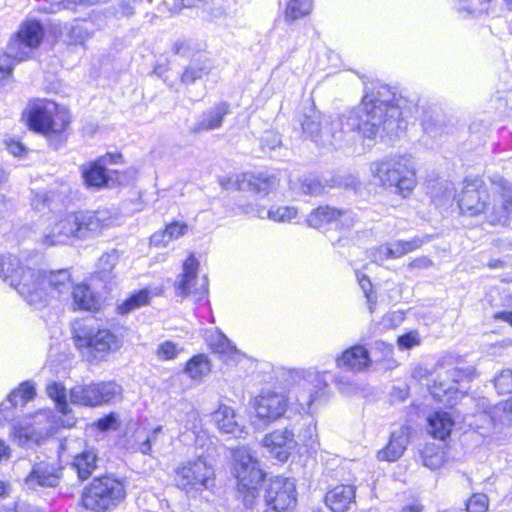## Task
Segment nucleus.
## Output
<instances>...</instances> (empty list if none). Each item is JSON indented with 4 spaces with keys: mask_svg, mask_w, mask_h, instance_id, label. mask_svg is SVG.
Wrapping results in <instances>:
<instances>
[{
    "mask_svg": "<svg viewBox=\"0 0 512 512\" xmlns=\"http://www.w3.org/2000/svg\"><path fill=\"white\" fill-rule=\"evenodd\" d=\"M395 100V94L386 85H380L376 93L366 92L360 106L343 113L331 123L333 145L346 136L352 140L361 134L373 139L381 132L396 134L403 129V113L398 102L394 104Z\"/></svg>",
    "mask_w": 512,
    "mask_h": 512,
    "instance_id": "obj_1",
    "label": "nucleus"
},
{
    "mask_svg": "<svg viewBox=\"0 0 512 512\" xmlns=\"http://www.w3.org/2000/svg\"><path fill=\"white\" fill-rule=\"evenodd\" d=\"M372 175L386 188H395L402 196L410 194L416 186V170L408 155L393 156L371 165Z\"/></svg>",
    "mask_w": 512,
    "mask_h": 512,
    "instance_id": "obj_2",
    "label": "nucleus"
},
{
    "mask_svg": "<svg viewBox=\"0 0 512 512\" xmlns=\"http://www.w3.org/2000/svg\"><path fill=\"white\" fill-rule=\"evenodd\" d=\"M0 278L14 287L27 303H39L45 298L40 274L34 269L20 266L12 255H0Z\"/></svg>",
    "mask_w": 512,
    "mask_h": 512,
    "instance_id": "obj_3",
    "label": "nucleus"
},
{
    "mask_svg": "<svg viewBox=\"0 0 512 512\" xmlns=\"http://www.w3.org/2000/svg\"><path fill=\"white\" fill-rule=\"evenodd\" d=\"M233 471L238 480V492L246 508H252L259 496V487L264 479L260 464L251 450L245 446L232 450Z\"/></svg>",
    "mask_w": 512,
    "mask_h": 512,
    "instance_id": "obj_4",
    "label": "nucleus"
},
{
    "mask_svg": "<svg viewBox=\"0 0 512 512\" xmlns=\"http://www.w3.org/2000/svg\"><path fill=\"white\" fill-rule=\"evenodd\" d=\"M126 498L122 481L104 476L94 478L82 495L83 506L92 512H111Z\"/></svg>",
    "mask_w": 512,
    "mask_h": 512,
    "instance_id": "obj_5",
    "label": "nucleus"
},
{
    "mask_svg": "<svg viewBox=\"0 0 512 512\" xmlns=\"http://www.w3.org/2000/svg\"><path fill=\"white\" fill-rule=\"evenodd\" d=\"M27 117L29 127L43 134L61 133L70 122L68 111L47 99L31 103L27 110Z\"/></svg>",
    "mask_w": 512,
    "mask_h": 512,
    "instance_id": "obj_6",
    "label": "nucleus"
},
{
    "mask_svg": "<svg viewBox=\"0 0 512 512\" xmlns=\"http://www.w3.org/2000/svg\"><path fill=\"white\" fill-rule=\"evenodd\" d=\"M74 342L83 353L99 359L119 350L123 345L122 338L110 329H94L85 325L74 329Z\"/></svg>",
    "mask_w": 512,
    "mask_h": 512,
    "instance_id": "obj_7",
    "label": "nucleus"
},
{
    "mask_svg": "<svg viewBox=\"0 0 512 512\" xmlns=\"http://www.w3.org/2000/svg\"><path fill=\"white\" fill-rule=\"evenodd\" d=\"M214 475L211 463L200 456L182 463L176 469L175 482L178 488L187 493H196L209 489L213 484Z\"/></svg>",
    "mask_w": 512,
    "mask_h": 512,
    "instance_id": "obj_8",
    "label": "nucleus"
},
{
    "mask_svg": "<svg viewBox=\"0 0 512 512\" xmlns=\"http://www.w3.org/2000/svg\"><path fill=\"white\" fill-rule=\"evenodd\" d=\"M484 217L492 226H512V187L507 180L499 178L494 182Z\"/></svg>",
    "mask_w": 512,
    "mask_h": 512,
    "instance_id": "obj_9",
    "label": "nucleus"
},
{
    "mask_svg": "<svg viewBox=\"0 0 512 512\" xmlns=\"http://www.w3.org/2000/svg\"><path fill=\"white\" fill-rule=\"evenodd\" d=\"M58 453L61 459H72L71 466L80 480L88 479L97 467L95 450L87 447L82 438H64L59 442Z\"/></svg>",
    "mask_w": 512,
    "mask_h": 512,
    "instance_id": "obj_10",
    "label": "nucleus"
},
{
    "mask_svg": "<svg viewBox=\"0 0 512 512\" xmlns=\"http://www.w3.org/2000/svg\"><path fill=\"white\" fill-rule=\"evenodd\" d=\"M122 160L123 156L119 153H107L93 162L83 164L81 173L85 185L100 189L119 183L118 170H109L107 166L121 163Z\"/></svg>",
    "mask_w": 512,
    "mask_h": 512,
    "instance_id": "obj_11",
    "label": "nucleus"
},
{
    "mask_svg": "<svg viewBox=\"0 0 512 512\" xmlns=\"http://www.w3.org/2000/svg\"><path fill=\"white\" fill-rule=\"evenodd\" d=\"M44 37V29L36 20H26L21 23L14 38L8 44V51L12 52L15 59L25 61L38 48Z\"/></svg>",
    "mask_w": 512,
    "mask_h": 512,
    "instance_id": "obj_12",
    "label": "nucleus"
},
{
    "mask_svg": "<svg viewBox=\"0 0 512 512\" xmlns=\"http://www.w3.org/2000/svg\"><path fill=\"white\" fill-rule=\"evenodd\" d=\"M265 503L266 508L262 512H293L297 503L294 480L284 477L271 480Z\"/></svg>",
    "mask_w": 512,
    "mask_h": 512,
    "instance_id": "obj_13",
    "label": "nucleus"
},
{
    "mask_svg": "<svg viewBox=\"0 0 512 512\" xmlns=\"http://www.w3.org/2000/svg\"><path fill=\"white\" fill-rule=\"evenodd\" d=\"M199 262L191 254L183 263V272L175 281L177 294L183 297L191 296L196 301L203 299L208 292V279L204 275L199 277L197 274Z\"/></svg>",
    "mask_w": 512,
    "mask_h": 512,
    "instance_id": "obj_14",
    "label": "nucleus"
},
{
    "mask_svg": "<svg viewBox=\"0 0 512 512\" xmlns=\"http://www.w3.org/2000/svg\"><path fill=\"white\" fill-rule=\"evenodd\" d=\"M489 196L481 179H465L458 199L459 208L462 213L470 216L484 215Z\"/></svg>",
    "mask_w": 512,
    "mask_h": 512,
    "instance_id": "obj_15",
    "label": "nucleus"
},
{
    "mask_svg": "<svg viewBox=\"0 0 512 512\" xmlns=\"http://www.w3.org/2000/svg\"><path fill=\"white\" fill-rule=\"evenodd\" d=\"M436 378L432 384H428V388L433 397L439 401H444L443 397L454 389V385L469 379L472 375L470 368H457L445 366L439 362L435 368Z\"/></svg>",
    "mask_w": 512,
    "mask_h": 512,
    "instance_id": "obj_16",
    "label": "nucleus"
},
{
    "mask_svg": "<svg viewBox=\"0 0 512 512\" xmlns=\"http://www.w3.org/2000/svg\"><path fill=\"white\" fill-rule=\"evenodd\" d=\"M306 221L309 226L314 228L333 225L335 229L347 231L354 226L356 218L351 210L320 206L310 213Z\"/></svg>",
    "mask_w": 512,
    "mask_h": 512,
    "instance_id": "obj_17",
    "label": "nucleus"
},
{
    "mask_svg": "<svg viewBox=\"0 0 512 512\" xmlns=\"http://www.w3.org/2000/svg\"><path fill=\"white\" fill-rule=\"evenodd\" d=\"M288 407V399L285 394L275 391L262 392L255 401L257 417L272 421L284 415Z\"/></svg>",
    "mask_w": 512,
    "mask_h": 512,
    "instance_id": "obj_18",
    "label": "nucleus"
},
{
    "mask_svg": "<svg viewBox=\"0 0 512 512\" xmlns=\"http://www.w3.org/2000/svg\"><path fill=\"white\" fill-rule=\"evenodd\" d=\"M80 239V226L77 213L62 217L44 234L43 244L47 246L65 244L70 238Z\"/></svg>",
    "mask_w": 512,
    "mask_h": 512,
    "instance_id": "obj_19",
    "label": "nucleus"
},
{
    "mask_svg": "<svg viewBox=\"0 0 512 512\" xmlns=\"http://www.w3.org/2000/svg\"><path fill=\"white\" fill-rule=\"evenodd\" d=\"M77 215L80 226V239L96 236L114 222L111 212L107 209L81 211L77 212Z\"/></svg>",
    "mask_w": 512,
    "mask_h": 512,
    "instance_id": "obj_20",
    "label": "nucleus"
},
{
    "mask_svg": "<svg viewBox=\"0 0 512 512\" xmlns=\"http://www.w3.org/2000/svg\"><path fill=\"white\" fill-rule=\"evenodd\" d=\"M220 78L219 71L214 62L206 57H199L192 60L183 70L180 76V82L184 86H191L197 80L217 82Z\"/></svg>",
    "mask_w": 512,
    "mask_h": 512,
    "instance_id": "obj_21",
    "label": "nucleus"
},
{
    "mask_svg": "<svg viewBox=\"0 0 512 512\" xmlns=\"http://www.w3.org/2000/svg\"><path fill=\"white\" fill-rule=\"evenodd\" d=\"M34 271L40 274V281L43 283L41 284V286H43L45 291V298L43 299V301L39 303H29L31 306H34L36 308L44 306L46 304L48 297V287H50L52 291H55L59 295H62L68 293L73 286L71 281V275L69 271L66 269L50 272L40 270Z\"/></svg>",
    "mask_w": 512,
    "mask_h": 512,
    "instance_id": "obj_22",
    "label": "nucleus"
},
{
    "mask_svg": "<svg viewBox=\"0 0 512 512\" xmlns=\"http://www.w3.org/2000/svg\"><path fill=\"white\" fill-rule=\"evenodd\" d=\"M262 443L282 462L288 459L290 451L296 444L294 433L288 428L278 429L265 435Z\"/></svg>",
    "mask_w": 512,
    "mask_h": 512,
    "instance_id": "obj_23",
    "label": "nucleus"
},
{
    "mask_svg": "<svg viewBox=\"0 0 512 512\" xmlns=\"http://www.w3.org/2000/svg\"><path fill=\"white\" fill-rule=\"evenodd\" d=\"M61 468L48 462H40L33 466L31 472L25 479L29 488L56 487L61 479Z\"/></svg>",
    "mask_w": 512,
    "mask_h": 512,
    "instance_id": "obj_24",
    "label": "nucleus"
},
{
    "mask_svg": "<svg viewBox=\"0 0 512 512\" xmlns=\"http://www.w3.org/2000/svg\"><path fill=\"white\" fill-rule=\"evenodd\" d=\"M303 133L318 145H333L331 132L322 127V115L315 109H310L303 115L301 121Z\"/></svg>",
    "mask_w": 512,
    "mask_h": 512,
    "instance_id": "obj_25",
    "label": "nucleus"
},
{
    "mask_svg": "<svg viewBox=\"0 0 512 512\" xmlns=\"http://www.w3.org/2000/svg\"><path fill=\"white\" fill-rule=\"evenodd\" d=\"M337 366L351 372H361L370 366L368 350L363 345H355L346 349L336 359Z\"/></svg>",
    "mask_w": 512,
    "mask_h": 512,
    "instance_id": "obj_26",
    "label": "nucleus"
},
{
    "mask_svg": "<svg viewBox=\"0 0 512 512\" xmlns=\"http://www.w3.org/2000/svg\"><path fill=\"white\" fill-rule=\"evenodd\" d=\"M231 184L238 190L267 194L275 186L276 178L266 174L244 173L237 175Z\"/></svg>",
    "mask_w": 512,
    "mask_h": 512,
    "instance_id": "obj_27",
    "label": "nucleus"
},
{
    "mask_svg": "<svg viewBox=\"0 0 512 512\" xmlns=\"http://www.w3.org/2000/svg\"><path fill=\"white\" fill-rule=\"evenodd\" d=\"M355 502L353 485H338L325 495V503L333 512H346Z\"/></svg>",
    "mask_w": 512,
    "mask_h": 512,
    "instance_id": "obj_28",
    "label": "nucleus"
},
{
    "mask_svg": "<svg viewBox=\"0 0 512 512\" xmlns=\"http://www.w3.org/2000/svg\"><path fill=\"white\" fill-rule=\"evenodd\" d=\"M408 442V428L400 427L391 433L389 443L378 452V459L388 462L398 460L406 450Z\"/></svg>",
    "mask_w": 512,
    "mask_h": 512,
    "instance_id": "obj_29",
    "label": "nucleus"
},
{
    "mask_svg": "<svg viewBox=\"0 0 512 512\" xmlns=\"http://www.w3.org/2000/svg\"><path fill=\"white\" fill-rule=\"evenodd\" d=\"M229 112L227 103H220L204 112L197 123L192 127L194 133L211 131L222 126L224 117Z\"/></svg>",
    "mask_w": 512,
    "mask_h": 512,
    "instance_id": "obj_30",
    "label": "nucleus"
},
{
    "mask_svg": "<svg viewBox=\"0 0 512 512\" xmlns=\"http://www.w3.org/2000/svg\"><path fill=\"white\" fill-rule=\"evenodd\" d=\"M454 426V420L448 412L436 411L428 417V431L435 438L444 440Z\"/></svg>",
    "mask_w": 512,
    "mask_h": 512,
    "instance_id": "obj_31",
    "label": "nucleus"
},
{
    "mask_svg": "<svg viewBox=\"0 0 512 512\" xmlns=\"http://www.w3.org/2000/svg\"><path fill=\"white\" fill-rule=\"evenodd\" d=\"M68 43L72 45H84L92 37L96 27L91 20H75L66 28Z\"/></svg>",
    "mask_w": 512,
    "mask_h": 512,
    "instance_id": "obj_32",
    "label": "nucleus"
},
{
    "mask_svg": "<svg viewBox=\"0 0 512 512\" xmlns=\"http://www.w3.org/2000/svg\"><path fill=\"white\" fill-rule=\"evenodd\" d=\"M122 253L117 249H112L101 255L98 260L95 275L102 281H111L115 278L114 269L118 264Z\"/></svg>",
    "mask_w": 512,
    "mask_h": 512,
    "instance_id": "obj_33",
    "label": "nucleus"
},
{
    "mask_svg": "<svg viewBox=\"0 0 512 512\" xmlns=\"http://www.w3.org/2000/svg\"><path fill=\"white\" fill-rule=\"evenodd\" d=\"M213 420L223 433L234 434L242 431L234 410L227 405L219 406L213 414Z\"/></svg>",
    "mask_w": 512,
    "mask_h": 512,
    "instance_id": "obj_34",
    "label": "nucleus"
},
{
    "mask_svg": "<svg viewBox=\"0 0 512 512\" xmlns=\"http://www.w3.org/2000/svg\"><path fill=\"white\" fill-rule=\"evenodd\" d=\"M13 440L19 446H31L40 444L46 437L47 433L43 430H38L34 426H14L11 432Z\"/></svg>",
    "mask_w": 512,
    "mask_h": 512,
    "instance_id": "obj_35",
    "label": "nucleus"
},
{
    "mask_svg": "<svg viewBox=\"0 0 512 512\" xmlns=\"http://www.w3.org/2000/svg\"><path fill=\"white\" fill-rule=\"evenodd\" d=\"M210 346L214 353L219 354L221 359L228 364L236 363L241 358L240 352L222 333H218L215 336V338L210 342Z\"/></svg>",
    "mask_w": 512,
    "mask_h": 512,
    "instance_id": "obj_36",
    "label": "nucleus"
},
{
    "mask_svg": "<svg viewBox=\"0 0 512 512\" xmlns=\"http://www.w3.org/2000/svg\"><path fill=\"white\" fill-rule=\"evenodd\" d=\"M97 383L78 385L70 391V401L84 406H99Z\"/></svg>",
    "mask_w": 512,
    "mask_h": 512,
    "instance_id": "obj_37",
    "label": "nucleus"
},
{
    "mask_svg": "<svg viewBox=\"0 0 512 512\" xmlns=\"http://www.w3.org/2000/svg\"><path fill=\"white\" fill-rule=\"evenodd\" d=\"M72 298L74 306L82 310L94 311L100 305L98 297L85 284L73 288Z\"/></svg>",
    "mask_w": 512,
    "mask_h": 512,
    "instance_id": "obj_38",
    "label": "nucleus"
},
{
    "mask_svg": "<svg viewBox=\"0 0 512 512\" xmlns=\"http://www.w3.org/2000/svg\"><path fill=\"white\" fill-rule=\"evenodd\" d=\"M187 231V225L174 222L166 226L163 232L154 233L151 236V243L154 245L166 246L171 240L178 239Z\"/></svg>",
    "mask_w": 512,
    "mask_h": 512,
    "instance_id": "obj_39",
    "label": "nucleus"
},
{
    "mask_svg": "<svg viewBox=\"0 0 512 512\" xmlns=\"http://www.w3.org/2000/svg\"><path fill=\"white\" fill-rule=\"evenodd\" d=\"M211 371V364L207 356L199 354L191 358L185 368L186 374L192 379L198 380L207 376Z\"/></svg>",
    "mask_w": 512,
    "mask_h": 512,
    "instance_id": "obj_40",
    "label": "nucleus"
},
{
    "mask_svg": "<svg viewBox=\"0 0 512 512\" xmlns=\"http://www.w3.org/2000/svg\"><path fill=\"white\" fill-rule=\"evenodd\" d=\"M423 465L431 470L440 468L446 461L445 453L435 444H427L421 451Z\"/></svg>",
    "mask_w": 512,
    "mask_h": 512,
    "instance_id": "obj_41",
    "label": "nucleus"
},
{
    "mask_svg": "<svg viewBox=\"0 0 512 512\" xmlns=\"http://www.w3.org/2000/svg\"><path fill=\"white\" fill-rule=\"evenodd\" d=\"M162 431V426H157L153 429L150 436H144L141 431H137L134 434V440L129 443L127 449L131 452H140L144 455L150 454L151 443L155 441L156 437Z\"/></svg>",
    "mask_w": 512,
    "mask_h": 512,
    "instance_id": "obj_42",
    "label": "nucleus"
},
{
    "mask_svg": "<svg viewBox=\"0 0 512 512\" xmlns=\"http://www.w3.org/2000/svg\"><path fill=\"white\" fill-rule=\"evenodd\" d=\"M99 405L120 399L122 388L114 381L97 383Z\"/></svg>",
    "mask_w": 512,
    "mask_h": 512,
    "instance_id": "obj_43",
    "label": "nucleus"
},
{
    "mask_svg": "<svg viewBox=\"0 0 512 512\" xmlns=\"http://www.w3.org/2000/svg\"><path fill=\"white\" fill-rule=\"evenodd\" d=\"M312 10V0H291L285 10V19L295 21L306 15Z\"/></svg>",
    "mask_w": 512,
    "mask_h": 512,
    "instance_id": "obj_44",
    "label": "nucleus"
},
{
    "mask_svg": "<svg viewBox=\"0 0 512 512\" xmlns=\"http://www.w3.org/2000/svg\"><path fill=\"white\" fill-rule=\"evenodd\" d=\"M422 240L414 238L410 241L398 240L391 243H387L388 251L390 252V258H400L405 254L412 252L422 245Z\"/></svg>",
    "mask_w": 512,
    "mask_h": 512,
    "instance_id": "obj_45",
    "label": "nucleus"
},
{
    "mask_svg": "<svg viewBox=\"0 0 512 512\" xmlns=\"http://www.w3.org/2000/svg\"><path fill=\"white\" fill-rule=\"evenodd\" d=\"M46 391L48 396L55 402L58 411L67 414L69 412V405L65 387L60 383L53 382L47 386Z\"/></svg>",
    "mask_w": 512,
    "mask_h": 512,
    "instance_id": "obj_46",
    "label": "nucleus"
},
{
    "mask_svg": "<svg viewBox=\"0 0 512 512\" xmlns=\"http://www.w3.org/2000/svg\"><path fill=\"white\" fill-rule=\"evenodd\" d=\"M149 299V291L146 289L140 290L137 293L131 295L122 304H120L118 306V311L120 314H128L131 311L148 304Z\"/></svg>",
    "mask_w": 512,
    "mask_h": 512,
    "instance_id": "obj_47",
    "label": "nucleus"
},
{
    "mask_svg": "<svg viewBox=\"0 0 512 512\" xmlns=\"http://www.w3.org/2000/svg\"><path fill=\"white\" fill-rule=\"evenodd\" d=\"M35 396V388L29 382H24L20 385L18 390L10 393L8 402L12 407H17L19 404L23 405Z\"/></svg>",
    "mask_w": 512,
    "mask_h": 512,
    "instance_id": "obj_48",
    "label": "nucleus"
},
{
    "mask_svg": "<svg viewBox=\"0 0 512 512\" xmlns=\"http://www.w3.org/2000/svg\"><path fill=\"white\" fill-rule=\"evenodd\" d=\"M54 204V194L47 192H36L31 199L32 208L44 214L46 211L51 210Z\"/></svg>",
    "mask_w": 512,
    "mask_h": 512,
    "instance_id": "obj_49",
    "label": "nucleus"
},
{
    "mask_svg": "<svg viewBox=\"0 0 512 512\" xmlns=\"http://www.w3.org/2000/svg\"><path fill=\"white\" fill-rule=\"evenodd\" d=\"M297 209L289 206H272L266 216L275 222H286L295 218Z\"/></svg>",
    "mask_w": 512,
    "mask_h": 512,
    "instance_id": "obj_50",
    "label": "nucleus"
},
{
    "mask_svg": "<svg viewBox=\"0 0 512 512\" xmlns=\"http://www.w3.org/2000/svg\"><path fill=\"white\" fill-rule=\"evenodd\" d=\"M494 386L498 394L512 392V370L503 369L494 378Z\"/></svg>",
    "mask_w": 512,
    "mask_h": 512,
    "instance_id": "obj_51",
    "label": "nucleus"
},
{
    "mask_svg": "<svg viewBox=\"0 0 512 512\" xmlns=\"http://www.w3.org/2000/svg\"><path fill=\"white\" fill-rule=\"evenodd\" d=\"M171 51L179 57L189 58L194 55L196 46L192 40L182 38L172 44Z\"/></svg>",
    "mask_w": 512,
    "mask_h": 512,
    "instance_id": "obj_52",
    "label": "nucleus"
},
{
    "mask_svg": "<svg viewBox=\"0 0 512 512\" xmlns=\"http://www.w3.org/2000/svg\"><path fill=\"white\" fill-rule=\"evenodd\" d=\"M489 506V499L485 494H474L466 503L467 512H486Z\"/></svg>",
    "mask_w": 512,
    "mask_h": 512,
    "instance_id": "obj_53",
    "label": "nucleus"
},
{
    "mask_svg": "<svg viewBox=\"0 0 512 512\" xmlns=\"http://www.w3.org/2000/svg\"><path fill=\"white\" fill-rule=\"evenodd\" d=\"M180 349L171 341H165L158 346L157 357L160 360H171L176 358Z\"/></svg>",
    "mask_w": 512,
    "mask_h": 512,
    "instance_id": "obj_54",
    "label": "nucleus"
},
{
    "mask_svg": "<svg viewBox=\"0 0 512 512\" xmlns=\"http://www.w3.org/2000/svg\"><path fill=\"white\" fill-rule=\"evenodd\" d=\"M301 190L307 195H320L325 191V185L316 178H306L301 185Z\"/></svg>",
    "mask_w": 512,
    "mask_h": 512,
    "instance_id": "obj_55",
    "label": "nucleus"
},
{
    "mask_svg": "<svg viewBox=\"0 0 512 512\" xmlns=\"http://www.w3.org/2000/svg\"><path fill=\"white\" fill-rule=\"evenodd\" d=\"M14 62L19 61L15 59L11 51L7 50L4 54L0 55V78H5L11 74Z\"/></svg>",
    "mask_w": 512,
    "mask_h": 512,
    "instance_id": "obj_56",
    "label": "nucleus"
},
{
    "mask_svg": "<svg viewBox=\"0 0 512 512\" xmlns=\"http://www.w3.org/2000/svg\"><path fill=\"white\" fill-rule=\"evenodd\" d=\"M398 345L401 349H411L420 344L418 332L412 331L398 337Z\"/></svg>",
    "mask_w": 512,
    "mask_h": 512,
    "instance_id": "obj_57",
    "label": "nucleus"
},
{
    "mask_svg": "<svg viewBox=\"0 0 512 512\" xmlns=\"http://www.w3.org/2000/svg\"><path fill=\"white\" fill-rule=\"evenodd\" d=\"M309 391L306 393H302L299 397H297V401L299 402V405L301 406V411L304 413H309L310 408L314 400L318 397V391H314L311 389H308Z\"/></svg>",
    "mask_w": 512,
    "mask_h": 512,
    "instance_id": "obj_58",
    "label": "nucleus"
},
{
    "mask_svg": "<svg viewBox=\"0 0 512 512\" xmlns=\"http://www.w3.org/2000/svg\"><path fill=\"white\" fill-rule=\"evenodd\" d=\"M301 373H302V377H303V383H302L303 388H308L309 384L313 383V382H317L318 389H321L322 386L326 385L322 375L316 371L308 370V371H303Z\"/></svg>",
    "mask_w": 512,
    "mask_h": 512,
    "instance_id": "obj_59",
    "label": "nucleus"
},
{
    "mask_svg": "<svg viewBox=\"0 0 512 512\" xmlns=\"http://www.w3.org/2000/svg\"><path fill=\"white\" fill-rule=\"evenodd\" d=\"M281 138L280 136L271 131H266L261 139V145L263 149H269L274 150L275 148L279 147L281 145Z\"/></svg>",
    "mask_w": 512,
    "mask_h": 512,
    "instance_id": "obj_60",
    "label": "nucleus"
},
{
    "mask_svg": "<svg viewBox=\"0 0 512 512\" xmlns=\"http://www.w3.org/2000/svg\"><path fill=\"white\" fill-rule=\"evenodd\" d=\"M97 427L101 431H107L110 429H116L117 427V416L111 413L97 421Z\"/></svg>",
    "mask_w": 512,
    "mask_h": 512,
    "instance_id": "obj_61",
    "label": "nucleus"
},
{
    "mask_svg": "<svg viewBox=\"0 0 512 512\" xmlns=\"http://www.w3.org/2000/svg\"><path fill=\"white\" fill-rule=\"evenodd\" d=\"M387 259H391L387 244L377 247L372 252V260L376 263H381Z\"/></svg>",
    "mask_w": 512,
    "mask_h": 512,
    "instance_id": "obj_62",
    "label": "nucleus"
},
{
    "mask_svg": "<svg viewBox=\"0 0 512 512\" xmlns=\"http://www.w3.org/2000/svg\"><path fill=\"white\" fill-rule=\"evenodd\" d=\"M356 278H357V281L361 287V289L363 290V293L365 296H368L369 294L372 293V283L370 281V278L364 274V273H361L359 271L356 272Z\"/></svg>",
    "mask_w": 512,
    "mask_h": 512,
    "instance_id": "obj_63",
    "label": "nucleus"
},
{
    "mask_svg": "<svg viewBox=\"0 0 512 512\" xmlns=\"http://www.w3.org/2000/svg\"><path fill=\"white\" fill-rule=\"evenodd\" d=\"M198 413L195 411V410H190L187 414H186V420H185V423H184V429L185 430H195L197 428V424H198Z\"/></svg>",
    "mask_w": 512,
    "mask_h": 512,
    "instance_id": "obj_64",
    "label": "nucleus"
}]
</instances>
